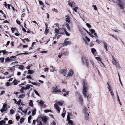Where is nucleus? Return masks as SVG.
Returning <instances> with one entry per match:
<instances>
[{
    "label": "nucleus",
    "mask_w": 125,
    "mask_h": 125,
    "mask_svg": "<svg viewBox=\"0 0 125 125\" xmlns=\"http://www.w3.org/2000/svg\"><path fill=\"white\" fill-rule=\"evenodd\" d=\"M15 29L16 28H14L13 27H12L11 28V30L13 33L14 32V31L15 30Z\"/></svg>",
    "instance_id": "13d9d810"
},
{
    "label": "nucleus",
    "mask_w": 125,
    "mask_h": 125,
    "mask_svg": "<svg viewBox=\"0 0 125 125\" xmlns=\"http://www.w3.org/2000/svg\"><path fill=\"white\" fill-rule=\"evenodd\" d=\"M27 78L29 79H31V77L30 75L28 76L27 77Z\"/></svg>",
    "instance_id": "69168bd1"
},
{
    "label": "nucleus",
    "mask_w": 125,
    "mask_h": 125,
    "mask_svg": "<svg viewBox=\"0 0 125 125\" xmlns=\"http://www.w3.org/2000/svg\"><path fill=\"white\" fill-rule=\"evenodd\" d=\"M118 2L117 5L121 9H123L124 8L122 4L123 3L124 1L123 0H117Z\"/></svg>",
    "instance_id": "39448f33"
},
{
    "label": "nucleus",
    "mask_w": 125,
    "mask_h": 125,
    "mask_svg": "<svg viewBox=\"0 0 125 125\" xmlns=\"http://www.w3.org/2000/svg\"><path fill=\"white\" fill-rule=\"evenodd\" d=\"M5 121L2 120L0 121V125H3V124H5Z\"/></svg>",
    "instance_id": "b1692460"
},
{
    "label": "nucleus",
    "mask_w": 125,
    "mask_h": 125,
    "mask_svg": "<svg viewBox=\"0 0 125 125\" xmlns=\"http://www.w3.org/2000/svg\"><path fill=\"white\" fill-rule=\"evenodd\" d=\"M59 32V30H58L55 29V32L56 33H58Z\"/></svg>",
    "instance_id": "0e129e2a"
},
{
    "label": "nucleus",
    "mask_w": 125,
    "mask_h": 125,
    "mask_svg": "<svg viewBox=\"0 0 125 125\" xmlns=\"http://www.w3.org/2000/svg\"><path fill=\"white\" fill-rule=\"evenodd\" d=\"M13 83H14V85H16L18 84L17 81L16 79H15L13 82Z\"/></svg>",
    "instance_id": "72a5a7b5"
},
{
    "label": "nucleus",
    "mask_w": 125,
    "mask_h": 125,
    "mask_svg": "<svg viewBox=\"0 0 125 125\" xmlns=\"http://www.w3.org/2000/svg\"><path fill=\"white\" fill-rule=\"evenodd\" d=\"M27 109H26L22 111L23 112L25 113H27Z\"/></svg>",
    "instance_id": "338daca9"
},
{
    "label": "nucleus",
    "mask_w": 125,
    "mask_h": 125,
    "mask_svg": "<svg viewBox=\"0 0 125 125\" xmlns=\"http://www.w3.org/2000/svg\"><path fill=\"white\" fill-rule=\"evenodd\" d=\"M112 62L113 64L115 65L116 68L119 69H120L121 66L118 61H116L113 56H112Z\"/></svg>",
    "instance_id": "f03ea898"
},
{
    "label": "nucleus",
    "mask_w": 125,
    "mask_h": 125,
    "mask_svg": "<svg viewBox=\"0 0 125 125\" xmlns=\"http://www.w3.org/2000/svg\"><path fill=\"white\" fill-rule=\"evenodd\" d=\"M36 109H35L33 110L32 112V115L34 116L36 114Z\"/></svg>",
    "instance_id": "7c9ffc66"
},
{
    "label": "nucleus",
    "mask_w": 125,
    "mask_h": 125,
    "mask_svg": "<svg viewBox=\"0 0 125 125\" xmlns=\"http://www.w3.org/2000/svg\"><path fill=\"white\" fill-rule=\"evenodd\" d=\"M52 11H54L56 13H58V10L56 9L55 8H53L52 10Z\"/></svg>",
    "instance_id": "c9c22d12"
},
{
    "label": "nucleus",
    "mask_w": 125,
    "mask_h": 125,
    "mask_svg": "<svg viewBox=\"0 0 125 125\" xmlns=\"http://www.w3.org/2000/svg\"><path fill=\"white\" fill-rule=\"evenodd\" d=\"M51 110H45L44 111V112L45 113H48V112H50V111H51Z\"/></svg>",
    "instance_id": "e2e57ef3"
},
{
    "label": "nucleus",
    "mask_w": 125,
    "mask_h": 125,
    "mask_svg": "<svg viewBox=\"0 0 125 125\" xmlns=\"http://www.w3.org/2000/svg\"><path fill=\"white\" fill-rule=\"evenodd\" d=\"M82 59L83 63V64H84L85 63L88 61L87 58L84 56L82 57Z\"/></svg>",
    "instance_id": "f8f14e48"
},
{
    "label": "nucleus",
    "mask_w": 125,
    "mask_h": 125,
    "mask_svg": "<svg viewBox=\"0 0 125 125\" xmlns=\"http://www.w3.org/2000/svg\"><path fill=\"white\" fill-rule=\"evenodd\" d=\"M78 7H75L73 9V10L75 12H76L77 11L78 9Z\"/></svg>",
    "instance_id": "09e8293b"
},
{
    "label": "nucleus",
    "mask_w": 125,
    "mask_h": 125,
    "mask_svg": "<svg viewBox=\"0 0 125 125\" xmlns=\"http://www.w3.org/2000/svg\"><path fill=\"white\" fill-rule=\"evenodd\" d=\"M34 92L38 96H39L40 95L38 93V92L36 90L34 91Z\"/></svg>",
    "instance_id": "6e6d98bb"
},
{
    "label": "nucleus",
    "mask_w": 125,
    "mask_h": 125,
    "mask_svg": "<svg viewBox=\"0 0 125 125\" xmlns=\"http://www.w3.org/2000/svg\"><path fill=\"white\" fill-rule=\"evenodd\" d=\"M29 105L30 106H33V104L32 101L31 100L30 101V102L29 103Z\"/></svg>",
    "instance_id": "2f4dec72"
},
{
    "label": "nucleus",
    "mask_w": 125,
    "mask_h": 125,
    "mask_svg": "<svg viewBox=\"0 0 125 125\" xmlns=\"http://www.w3.org/2000/svg\"><path fill=\"white\" fill-rule=\"evenodd\" d=\"M39 103L40 104H43L44 103V102L42 101V100H41L39 102Z\"/></svg>",
    "instance_id": "680f3d73"
},
{
    "label": "nucleus",
    "mask_w": 125,
    "mask_h": 125,
    "mask_svg": "<svg viewBox=\"0 0 125 125\" xmlns=\"http://www.w3.org/2000/svg\"><path fill=\"white\" fill-rule=\"evenodd\" d=\"M12 121L11 120H9L8 121V123L10 124H12Z\"/></svg>",
    "instance_id": "5fc2aeb1"
},
{
    "label": "nucleus",
    "mask_w": 125,
    "mask_h": 125,
    "mask_svg": "<svg viewBox=\"0 0 125 125\" xmlns=\"http://www.w3.org/2000/svg\"><path fill=\"white\" fill-rule=\"evenodd\" d=\"M107 87L109 91L112 90V87L111 86V85L110 84H109L108 83H107L106 84Z\"/></svg>",
    "instance_id": "dca6fc26"
},
{
    "label": "nucleus",
    "mask_w": 125,
    "mask_h": 125,
    "mask_svg": "<svg viewBox=\"0 0 125 125\" xmlns=\"http://www.w3.org/2000/svg\"><path fill=\"white\" fill-rule=\"evenodd\" d=\"M6 107H7L6 104H3L2 108H3L4 109V108L5 109H7V108H6Z\"/></svg>",
    "instance_id": "a18cd8bd"
},
{
    "label": "nucleus",
    "mask_w": 125,
    "mask_h": 125,
    "mask_svg": "<svg viewBox=\"0 0 125 125\" xmlns=\"http://www.w3.org/2000/svg\"><path fill=\"white\" fill-rule=\"evenodd\" d=\"M69 1V0L68 1V2L69 3L68 5L71 7H74V4H75V3L72 1H71V2H70Z\"/></svg>",
    "instance_id": "4468645a"
},
{
    "label": "nucleus",
    "mask_w": 125,
    "mask_h": 125,
    "mask_svg": "<svg viewBox=\"0 0 125 125\" xmlns=\"http://www.w3.org/2000/svg\"><path fill=\"white\" fill-rule=\"evenodd\" d=\"M96 59L99 61H101V59L99 57H97L95 58Z\"/></svg>",
    "instance_id": "603ef678"
},
{
    "label": "nucleus",
    "mask_w": 125,
    "mask_h": 125,
    "mask_svg": "<svg viewBox=\"0 0 125 125\" xmlns=\"http://www.w3.org/2000/svg\"><path fill=\"white\" fill-rule=\"evenodd\" d=\"M74 73L72 69H71L69 71V72L68 74V76L71 77L73 74Z\"/></svg>",
    "instance_id": "9b49d317"
},
{
    "label": "nucleus",
    "mask_w": 125,
    "mask_h": 125,
    "mask_svg": "<svg viewBox=\"0 0 125 125\" xmlns=\"http://www.w3.org/2000/svg\"><path fill=\"white\" fill-rule=\"evenodd\" d=\"M92 7H94V9L95 10H97V8L95 5H93Z\"/></svg>",
    "instance_id": "c03bdc74"
},
{
    "label": "nucleus",
    "mask_w": 125,
    "mask_h": 125,
    "mask_svg": "<svg viewBox=\"0 0 125 125\" xmlns=\"http://www.w3.org/2000/svg\"><path fill=\"white\" fill-rule=\"evenodd\" d=\"M4 57L1 58H0V60L1 61V62L2 63H3L4 62Z\"/></svg>",
    "instance_id": "c756f323"
},
{
    "label": "nucleus",
    "mask_w": 125,
    "mask_h": 125,
    "mask_svg": "<svg viewBox=\"0 0 125 125\" xmlns=\"http://www.w3.org/2000/svg\"><path fill=\"white\" fill-rule=\"evenodd\" d=\"M45 25H46V29H45V31L44 32V33L46 35H47V34L49 32V30L48 26V24H45Z\"/></svg>",
    "instance_id": "9d476101"
},
{
    "label": "nucleus",
    "mask_w": 125,
    "mask_h": 125,
    "mask_svg": "<svg viewBox=\"0 0 125 125\" xmlns=\"http://www.w3.org/2000/svg\"><path fill=\"white\" fill-rule=\"evenodd\" d=\"M69 54V52L68 51H66L64 52V55L65 56H68Z\"/></svg>",
    "instance_id": "393cba45"
},
{
    "label": "nucleus",
    "mask_w": 125,
    "mask_h": 125,
    "mask_svg": "<svg viewBox=\"0 0 125 125\" xmlns=\"http://www.w3.org/2000/svg\"><path fill=\"white\" fill-rule=\"evenodd\" d=\"M24 89V87H22L21 89L20 90V91L22 93H24L23 90Z\"/></svg>",
    "instance_id": "de8ad7c7"
},
{
    "label": "nucleus",
    "mask_w": 125,
    "mask_h": 125,
    "mask_svg": "<svg viewBox=\"0 0 125 125\" xmlns=\"http://www.w3.org/2000/svg\"><path fill=\"white\" fill-rule=\"evenodd\" d=\"M63 31L65 32L66 35L68 36H70L69 34L67 31L66 30V29H63Z\"/></svg>",
    "instance_id": "412c9836"
},
{
    "label": "nucleus",
    "mask_w": 125,
    "mask_h": 125,
    "mask_svg": "<svg viewBox=\"0 0 125 125\" xmlns=\"http://www.w3.org/2000/svg\"><path fill=\"white\" fill-rule=\"evenodd\" d=\"M31 116L30 115L28 117V122L29 123H30V120H31Z\"/></svg>",
    "instance_id": "473e14b6"
},
{
    "label": "nucleus",
    "mask_w": 125,
    "mask_h": 125,
    "mask_svg": "<svg viewBox=\"0 0 125 125\" xmlns=\"http://www.w3.org/2000/svg\"><path fill=\"white\" fill-rule=\"evenodd\" d=\"M66 27H67V29L68 30L70 31V26H69V24H66Z\"/></svg>",
    "instance_id": "f704fd0d"
},
{
    "label": "nucleus",
    "mask_w": 125,
    "mask_h": 125,
    "mask_svg": "<svg viewBox=\"0 0 125 125\" xmlns=\"http://www.w3.org/2000/svg\"><path fill=\"white\" fill-rule=\"evenodd\" d=\"M75 94L77 96L78 95V96H79L80 95H81L80 93L78 91H76L75 92Z\"/></svg>",
    "instance_id": "4d7b16f0"
},
{
    "label": "nucleus",
    "mask_w": 125,
    "mask_h": 125,
    "mask_svg": "<svg viewBox=\"0 0 125 125\" xmlns=\"http://www.w3.org/2000/svg\"><path fill=\"white\" fill-rule=\"evenodd\" d=\"M10 113L12 114H13L15 112V111L13 109H11L10 110Z\"/></svg>",
    "instance_id": "ea45409f"
},
{
    "label": "nucleus",
    "mask_w": 125,
    "mask_h": 125,
    "mask_svg": "<svg viewBox=\"0 0 125 125\" xmlns=\"http://www.w3.org/2000/svg\"><path fill=\"white\" fill-rule=\"evenodd\" d=\"M69 93V91H67L66 92V93H65L63 94V95L64 96H65L68 94Z\"/></svg>",
    "instance_id": "79ce46f5"
},
{
    "label": "nucleus",
    "mask_w": 125,
    "mask_h": 125,
    "mask_svg": "<svg viewBox=\"0 0 125 125\" xmlns=\"http://www.w3.org/2000/svg\"><path fill=\"white\" fill-rule=\"evenodd\" d=\"M16 58V57L15 56H12L10 57V58L9 57L6 58H5V61L6 62H10L12 61V59H11L13 58Z\"/></svg>",
    "instance_id": "1a4fd4ad"
},
{
    "label": "nucleus",
    "mask_w": 125,
    "mask_h": 125,
    "mask_svg": "<svg viewBox=\"0 0 125 125\" xmlns=\"http://www.w3.org/2000/svg\"><path fill=\"white\" fill-rule=\"evenodd\" d=\"M16 119L18 120L20 118V117L19 116H17L16 117Z\"/></svg>",
    "instance_id": "774afa93"
},
{
    "label": "nucleus",
    "mask_w": 125,
    "mask_h": 125,
    "mask_svg": "<svg viewBox=\"0 0 125 125\" xmlns=\"http://www.w3.org/2000/svg\"><path fill=\"white\" fill-rule=\"evenodd\" d=\"M55 71V70L54 68H52V69H50V71L51 72H54Z\"/></svg>",
    "instance_id": "864d4df0"
},
{
    "label": "nucleus",
    "mask_w": 125,
    "mask_h": 125,
    "mask_svg": "<svg viewBox=\"0 0 125 125\" xmlns=\"http://www.w3.org/2000/svg\"><path fill=\"white\" fill-rule=\"evenodd\" d=\"M59 72L61 73L63 75H65L66 74V72L65 70L61 69L59 70Z\"/></svg>",
    "instance_id": "2eb2a0df"
},
{
    "label": "nucleus",
    "mask_w": 125,
    "mask_h": 125,
    "mask_svg": "<svg viewBox=\"0 0 125 125\" xmlns=\"http://www.w3.org/2000/svg\"><path fill=\"white\" fill-rule=\"evenodd\" d=\"M103 43L104 45V48L105 49L106 51V52L108 51V49L107 48V44L105 42H103Z\"/></svg>",
    "instance_id": "a211bd4d"
},
{
    "label": "nucleus",
    "mask_w": 125,
    "mask_h": 125,
    "mask_svg": "<svg viewBox=\"0 0 125 125\" xmlns=\"http://www.w3.org/2000/svg\"><path fill=\"white\" fill-rule=\"evenodd\" d=\"M117 100L118 101V102H119V103L121 105L122 104H121V102L120 101V100L119 99V96L118 97H117Z\"/></svg>",
    "instance_id": "37998d69"
},
{
    "label": "nucleus",
    "mask_w": 125,
    "mask_h": 125,
    "mask_svg": "<svg viewBox=\"0 0 125 125\" xmlns=\"http://www.w3.org/2000/svg\"><path fill=\"white\" fill-rule=\"evenodd\" d=\"M30 88V87L28 85L26 87H24V90L29 89Z\"/></svg>",
    "instance_id": "a19ab883"
},
{
    "label": "nucleus",
    "mask_w": 125,
    "mask_h": 125,
    "mask_svg": "<svg viewBox=\"0 0 125 125\" xmlns=\"http://www.w3.org/2000/svg\"><path fill=\"white\" fill-rule=\"evenodd\" d=\"M79 98L77 99V101L79 102L80 104H83V100L82 97L81 95H80L78 96Z\"/></svg>",
    "instance_id": "0eeeda50"
},
{
    "label": "nucleus",
    "mask_w": 125,
    "mask_h": 125,
    "mask_svg": "<svg viewBox=\"0 0 125 125\" xmlns=\"http://www.w3.org/2000/svg\"><path fill=\"white\" fill-rule=\"evenodd\" d=\"M1 51V52H2L4 54H6L7 52L5 50Z\"/></svg>",
    "instance_id": "3c124183"
},
{
    "label": "nucleus",
    "mask_w": 125,
    "mask_h": 125,
    "mask_svg": "<svg viewBox=\"0 0 125 125\" xmlns=\"http://www.w3.org/2000/svg\"><path fill=\"white\" fill-rule=\"evenodd\" d=\"M85 65L87 67H88L89 66V63L88 62V61L86 62L85 63Z\"/></svg>",
    "instance_id": "4c0bfd02"
},
{
    "label": "nucleus",
    "mask_w": 125,
    "mask_h": 125,
    "mask_svg": "<svg viewBox=\"0 0 125 125\" xmlns=\"http://www.w3.org/2000/svg\"><path fill=\"white\" fill-rule=\"evenodd\" d=\"M42 119L44 122H46L47 120V118L46 117H42Z\"/></svg>",
    "instance_id": "6ab92c4d"
},
{
    "label": "nucleus",
    "mask_w": 125,
    "mask_h": 125,
    "mask_svg": "<svg viewBox=\"0 0 125 125\" xmlns=\"http://www.w3.org/2000/svg\"><path fill=\"white\" fill-rule=\"evenodd\" d=\"M39 3L41 5H44V4L42 1H39Z\"/></svg>",
    "instance_id": "052dcab7"
},
{
    "label": "nucleus",
    "mask_w": 125,
    "mask_h": 125,
    "mask_svg": "<svg viewBox=\"0 0 125 125\" xmlns=\"http://www.w3.org/2000/svg\"><path fill=\"white\" fill-rule=\"evenodd\" d=\"M67 120L68 121V124L69 125H71L73 124V121L70 119V115L69 114H68L67 117Z\"/></svg>",
    "instance_id": "6e6552de"
},
{
    "label": "nucleus",
    "mask_w": 125,
    "mask_h": 125,
    "mask_svg": "<svg viewBox=\"0 0 125 125\" xmlns=\"http://www.w3.org/2000/svg\"><path fill=\"white\" fill-rule=\"evenodd\" d=\"M62 105V103L60 102H57L54 104V106L58 113H59L60 110V109L58 105L61 106Z\"/></svg>",
    "instance_id": "20e7f679"
},
{
    "label": "nucleus",
    "mask_w": 125,
    "mask_h": 125,
    "mask_svg": "<svg viewBox=\"0 0 125 125\" xmlns=\"http://www.w3.org/2000/svg\"><path fill=\"white\" fill-rule=\"evenodd\" d=\"M66 21L67 22H69L70 21V16H66Z\"/></svg>",
    "instance_id": "f3484780"
},
{
    "label": "nucleus",
    "mask_w": 125,
    "mask_h": 125,
    "mask_svg": "<svg viewBox=\"0 0 125 125\" xmlns=\"http://www.w3.org/2000/svg\"><path fill=\"white\" fill-rule=\"evenodd\" d=\"M90 62L92 64V65L94 67V61L92 60H90Z\"/></svg>",
    "instance_id": "cd10ccee"
},
{
    "label": "nucleus",
    "mask_w": 125,
    "mask_h": 125,
    "mask_svg": "<svg viewBox=\"0 0 125 125\" xmlns=\"http://www.w3.org/2000/svg\"><path fill=\"white\" fill-rule=\"evenodd\" d=\"M21 102V99H20L16 103V104H17L20 105Z\"/></svg>",
    "instance_id": "49530a36"
},
{
    "label": "nucleus",
    "mask_w": 125,
    "mask_h": 125,
    "mask_svg": "<svg viewBox=\"0 0 125 125\" xmlns=\"http://www.w3.org/2000/svg\"><path fill=\"white\" fill-rule=\"evenodd\" d=\"M95 32V30H94L93 29H92L91 30V33H94Z\"/></svg>",
    "instance_id": "bf43d9fd"
},
{
    "label": "nucleus",
    "mask_w": 125,
    "mask_h": 125,
    "mask_svg": "<svg viewBox=\"0 0 125 125\" xmlns=\"http://www.w3.org/2000/svg\"><path fill=\"white\" fill-rule=\"evenodd\" d=\"M28 74H31L34 73V71L33 70H28Z\"/></svg>",
    "instance_id": "aec40b11"
},
{
    "label": "nucleus",
    "mask_w": 125,
    "mask_h": 125,
    "mask_svg": "<svg viewBox=\"0 0 125 125\" xmlns=\"http://www.w3.org/2000/svg\"><path fill=\"white\" fill-rule=\"evenodd\" d=\"M7 110V109H4L3 108H2V109H1L0 110V111L2 113L4 111H6Z\"/></svg>",
    "instance_id": "bb28decb"
},
{
    "label": "nucleus",
    "mask_w": 125,
    "mask_h": 125,
    "mask_svg": "<svg viewBox=\"0 0 125 125\" xmlns=\"http://www.w3.org/2000/svg\"><path fill=\"white\" fill-rule=\"evenodd\" d=\"M24 66L23 65H20L19 67V69H21L24 68Z\"/></svg>",
    "instance_id": "e433bc0d"
},
{
    "label": "nucleus",
    "mask_w": 125,
    "mask_h": 125,
    "mask_svg": "<svg viewBox=\"0 0 125 125\" xmlns=\"http://www.w3.org/2000/svg\"><path fill=\"white\" fill-rule=\"evenodd\" d=\"M25 96L24 94H22L20 95L19 96V98H22L24 97Z\"/></svg>",
    "instance_id": "a878e982"
},
{
    "label": "nucleus",
    "mask_w": 125,
    "mask_h": 125,
    "mask_svg": "<svg viewBox=\"0 0 125 125\" xmlns=\"http://www.w3.org/2000/svg\"><path fill=\"white\" fill-rule=\"evenodd\" d=\"M53 93L54 94H58L61 93V91L60 90L58 89L57 86L53 89Z\"/></svg>",
    "instance_id": "423d86ee"
},
{
    "label": "nucleus",
    "mask_w": 125,
    "mask_h": 125,
    "mask_svg": "<svg viewBox=\"0 0 125 125\" xmlns=\"http://www.w3.org/2000/svg\"><path fill=\"white\" fill-rule=\"evenodd\" d=\"M110 92L111 95L112 97L113 98L114 96V94L113 93V91H112V90L110 91Z\"/></svg>",
    "instance_id": "58836bf2"
},
{
    "label": "nucleus",
    "mask_w": 125,
    "mask_h": 125,
    "mask_svg": "<svg viewBox=\"0 0 125 125\" xmlns=\"http://www.w3.org/2000/svg\"><path fill=\"white\" fill-rule=\"evenodd\" d=\"M71 43V42L70 41H64V42L63 43V45L64 46H67Z\"/></svg>",
    "instance_id": "ddd939ff"
},
{
    "label": "nucleus",
    "mask_w": 125,
    "mask_h": 125,
    "mask_svg": "<svg viewBox=\"0 0 125 125\" xmlns=\"http://www.w3.org/2000/svg\"><path fill=\"white\" fill-rule=\"evenodd\" d=\"M78 29H79V31H80L81 32V33L82 34V28H81L80 26H78Z\"/></svg>",
    "instance_id": "8fccbe9b"
},
{
    "label": "nucleus",
    "mask_w": 125,
    "mask_h": 125,
    "mask_svg": "<svg viewBox=\"0 0 125 125\" xmlns=\"http://www.w3.org/2000/svg\"><path fill=\"white\" fill-rule=\"evenodd\" d=\"M88 109L85 107H84L83 112L85 116V119L86 120H88L89 118V114L87 112Z\"/></svg>",
    "instance_id": "7ed1b4c3"
},
{
    "label": "nucleus",
    "mask_w": 125,
    "mask_h": 125,
    "mask_svg": "<svg viewBox=\"0 0 125 125\" xmlns=\"http://www.w3.org/2000/svg\"><path fill=\"white\" fill-rule=\"evenodd\" d=\"M24 118H21L20 120V123H22L24 122Z\"/></svg>",
    "instance_id": "c85d7f7f"
},
{
    "label": "nucleus",
    "mask_w": 125,
    "mask_h": 125,
    "mask_svg": "<svg viewBox=\"0 0 125 125\" xmlns=\"http://www.w3.org/2000/svg\"><path fill=\"white\" fill-rule=\"evenodd\" d=\"M82 84L83 85V88L82 93L83 95L85 98H87L88 96H86V94L87 91H88V86L86 82V80L84 79H83L82 80Z\"/></svg>",
    "instance_id": "f257e3e1"
},
{
    "label": "nucleus",
    "mask_w": 125,
    "mask_h": 125,
    "mask_svg": "<svg viewBox=\"0 0 125 125\" xmlns=\"http://www.w3.org/2000/svg\"><path fill=\"white\" fill-rule=\"evenodd\" d=\"M91 51L93 54H94L95 52H96L95 49L94 48L91 49Z\"/></svg>",
    "instance_id": "4be33fe9"
},
{
    "label": "nucleus",
    "mask_w": 125,
    "mask_h": 125,
    "mask_svg": "<svg viewBox=\"0 0 125 125\" xmlns=\"http://www.w3.org/2000/svg\"><path fill=\"white\" fill-rule=\"evenodd\" d=\"M84 40L85 42L87 41L88 42H89L90 41V39L87 36H86L85 39H84Z\"/></svg>",
    "instance_id": "5701e85b"
}]
</instances>
